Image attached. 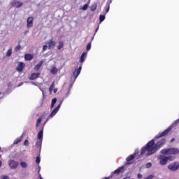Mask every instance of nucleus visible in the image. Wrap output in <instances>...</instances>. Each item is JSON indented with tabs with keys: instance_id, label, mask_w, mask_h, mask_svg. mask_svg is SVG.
I'll return each mask as SVG.
<instances>
[{
	"instance_id": "1",
	"label": "nucleus",
	"mask_w": 179,
	"mask_h": 179,
	"mask_svg": "<svg viewBox=\"0 0 179 179\" xmlns=\"http://www.w3.org/2000/svg\"><path fill=\"white\" fill-rule=\"evenodd\" d=\"M146 152H148V156L154 155V153L157 152V148L155 144V139L150 141L145 147L141 148V155H145Z\"/></svg>"
},
{
	"instance_id": "2",
	"label": "nucleus",
	"mask_w": 179,
	"mask_h": 179,
	"mask_svg": "<svg viewBox=\"0 0 179 179\" xmlns=\"http://www.w3.org/2000/svg\"><path fill=\"white\" fill-rule=\"evenodd\" d=\"M160 153L161 155H166L167 156L169 155H178L179 149L174 148H164L160 151Z\"/></svg>"
},
{
	"instance_id": "3",
	"label": "nucleus",
	"mask_w": 179,
	"mask_h": 179,
	"mask_svg": "<svg viewBox=\"0 0 179 179\" xmlns=\"http://www.w3.org/2000/svg\"><path fill=\"white\" fill-rule=\"evenodd\" d=\"M63 101H64L62 100L59 101L58 106L51 112L50 115L47 118L46 121H48L50 118H52V117H54L58 113V111H59V108H61V106H62Z\"/></svg>"
},
{
	"instance_id": "4",
	"label": "nucleus",
	"mask_w": 179,
	"mask_h": 179,
	"mask_svg": "<svg viewBox=\"0 0 179 179\" xmlns=\"http://www.w3.org/2000/svg\"><path fill=\"white\" fill-rule=\"evenodd\" d=\"M169 170L171 171H177L179 169V163L178 162H174L168 166Z\"/></svg>"
},
{
	"instance_id": "5",
	"label": "nucleus",
	"mask_w": 179,
	"mask_h": 179,
	"mask_svg": "<svg viewBox=\"0 0 179 179\" xmlns=\"http://www.w3.org/2000/svg\"><path fill=\"white\" fill-rule=\"evenodd\" d=\"M166 138H162L160 141H159L156 144H155V148H157V150H159L161 149V148H163L164 145L166 144Z\"/></svg>"
},
{
	"instance_id": "6",
	"label": "nucleus",
	"mask_w": 179,
	"mask_h": 179,
	"mask_svg": "<svg viewBox=\"0 0 179 179\" xmlns=\"http://www.w3.org/2000/svg\"><path fill=\"white\" fill-rule=\"evenodd\" d=\"M8 166L13 170H15V169H17V166H19V162L15 160L10 159L8 162Z\"/></svg>"
},
{
	"instance_id": "7",
	"label": "nucleus",
	"mask_w": 179,
	"mask_h": 179,
	"mask_svg": "<svg viewBox=\"0 0 179 179\" xmlns=\"http://www.w3.org/2000/svg\"><path fill=\"white\" fill-rule=\"evenodd\" d=\"M158 159L159 160V164H161V166H166V164H167V156L160 155Z\"/></svg>"
},
{
	"instance_id": "8",
	"label": "nucleus",
	"mask_w": 179,
	"mask_h": 179,
	"mask_svg": "<svg viewBox=\"0 0 179 179\" xmlns=\"http://www.w3.org/2000/svg\"><path fill=\"white\" fill-rule=\"evenodd\" d=\"M10 5H12L14 8H22V6H23V2H20L17 0H13Z\"/></svg>"
},
{
	"instance_id": "9",
	"label": "nucleus",
	"mask_w": 179,
	"mask_h": 179,
	"mask_svg": "<svg viewBox=\"0 0 179 179\" xmlns=\"http://www.w3.org/2000/svg\"><path fill=\"white\" fill-rule=\"evenodd\" d=\"M47 44H48V50H51L52 48H55V45L57 44V43L55 42V41H54L53 38H52L47 42Z\"/></svg>"
},
{
	"instance_id": "10",
	"label": "nucleus",
	"mask_w": 179,
	"mask_h": 179,
	"mask_svg": "<svg viewBox=\"0 0 179 179\" xmlns=\"http://www.w3.org/2000/svg\"><path fill=\"white\" fill-rule=\"evenodd\" d=\"M33 22H34V17H29L27 20V29H30L33 27Z\"/></svg>"
},
{
	"instance_id": "11",
	"label": "nucleus",
	"mask_w": 179,
	"mask_h": 179,
	"mask_svg": "<svg viewBox=\"0 0 179 179\" xmlns=\"http://www.w3.org/2000/svg\"><path fill=\"white\" fill-rule=\"evenodd\" d=\"M169 132H170V129H166L164 131L159 133L155 138L156 139H159V138H162V136H166Z\"/></svg>"
},
{
	"instance_id": "12",
	"label": "nucleus",
	"mask_w": 179,
	"mask_h": 179,
	"mask_svg": "<svg viewBox=\"0 0 179 179\" xmlns=\"http://www.w3.org/2000/svg\"><path fill=\"white\" fill-rule=\"evenodd\" d=\"M41 73H34L31 74L29 77V80H36V79H38L40 78Z\"/></svg>"
},
{
	"instance_id": "13",
	"label": "nucleus",
	"mask_w": 179,
	"mask_h": 179,
	"mask_svg": "<svg viewBox=\"0 0 179 179\" xmlns=\"http://www.w3.org/2000/svg\"><path fill=\"white\" fill-rule=\"evenodd\" d=\"M24 66H26V64H24V63L19 62L16 68V71H17V72H22V71L24 69Z\"/></svg>"
},
{
	"instance_id": "14",
	"label": "nucleus",
	"mask_w": 179,
	"mask_h": 179,
	"mask_svg": "<svg viewBox=\"0 0 179 179\" xmlns=\"http://www.w3.org/2000/svg\"><path fill=\"white\" fill-rule=\"evenodd\" d=\"M82 71V64L77 70H75V71L73 72V75L75 76L74 79L78 78V76H79V75H80V71Z\"/></svg>"
},
{
	"instance_id": "15",
	"label": "nucleus",
	"mask_w": 179,
	"mask_h": 179,
	"mask_svg": "<svg viewBox=\"0 0 179 179\" xmlns=\"http://www.w3.org/2000/svg\"><path fill=\"white\" fill-rule=\"evenodd\" d=\"M44 132V126H43L42 129L40 130V131L38 133V141H43V134Z\"/></svg>"
},
{
	"instance_id": "16",
	"label": "nucleus",
	"mask_w": 179,
	"mask_h": 179,
	"mask_svg": "<svg viewBox=\"0 0 179 179\" xmlns=\"http://www.w3.org/2000/svg\"><path fill=\"white\" fill-rule=\"evenodd\" d=\"M110 5H111V0L106 2V4L105 6V15H107V13H108V11L110 10Z\"/></svg>"
},
{
	"instance_id": "17",
	"label": "nucleus",
	"mask_w": 179,
	"mask_h": 179,
	"mask_svg": "<svg viewBox=\"0 0 179 179\" xmlns=\"http://www.w3.org/2000/svg\"><path fill=\"white\" fill-rule=\"evenodd\" d=\"M23 135H24V134H22V135L20 138H16L14 141L13 144L14 145H17V144L20 143V142H22V141H23Z\"/></svg>"
},
{
	"instance_id": "18",
	"label": "nucleus",
	"mask_w": 179,
	"mask_h": 179,
	"mask_svg": "<svg viewBox=\"0 0 179 179\" xmlns=\"http://www.w3.org/2000/svg\"><path fill=\"white\" fill-rule=\"evenodd\" d=\"M87 55V52H83L82 55H81V57H80V62L81 64H83L85 62V59H86V57Z\"/></svg>"
},
{
	"instance_id": "19",
	"label": "nucleus",
	"mask_w": 179,
	"mask_h": 179,
	"mask_svg": "<svg viewBox=\"0 0 179 179\" xmlns=\"http://www.w3.org/2000/svg\"><path fill=\"white\" fill-rule=\"evenodd\" d=\"M41 145H43V140H37V142L35 145L36 148L39 149V150H41Z\"/></svg>"
},
{
	"instance_id": "20",
	"label": "nucleus",
	"mask_w": 179,
	"mask_h": 179,
	"mask_svg": "<svg viewBox=\"0 0 179 179\" xmlns=\"http://www.w3.org/2000/svg\"><path fill=\"white\" fill-rule=\"evenodd\" d=\"M33 58H34V56L31 54H26L24 55V59L26 61H31Z\"/></svg>"
},
{
	"instance_id": "21",
	"label": "nucleus",
	"mask_w": 179,
	"mask_h": 179,
	"mask_svg": "<svg viewBox=\"0 0 179 179\" xmlns=\"http://www.w3.org/2000/svg\"><path fill=\"white\" fill-rule=\"evenodd\" d=\"M134 159H135V155H129V157H127L126 160L127 162V163L132 162V160H134ZM129 164H131V163H129Z\"/></svg>"
},
{
	"instance_id": "22",
	"label": "nucleus",
	"mask_w": 179,
	"mask_h": 179,
	"mask_svg": "<svg viewBox=\"0 0 179 179\" xmlns=\"http://www.w3.org/2000/svg\"><path fill=\"white\" fill-rule=\"evenodd\" d=\"M50 73H52V75H57V73H58V69H57V67H52L50 69Z\"/></svg>"
},
{
	"instance_id": "23",
	"label": "nucleus",
	"mask_w": 179,
	"mask_h": 179,
	"mask_svg": "<svg viewBox=\"0 0 179 179\" xmlns=\"http://www.w3.org/2000/svg\"><path fill=\"white\" fill-rule=\"evenodd\" d=\"M41 121H43V116H41L37 119L36 124V128H38V127H40V124H41Z\"/></svg>"
},
{
	"instance_id": "24",
	"label": "nucleus",
	"mask_w": 179,
	"mask_h": 179,
	"mask_svg": "<svg viewBox=\"0 0 179 179\" xmlns=\"http://www.w3.org/2000/svg\"><path fill=\"white\" fill-rule=\"evenodd\" d=\"M44 64V62L41 61L35 67H34V71H38L40 68H41V65Z\"/></svg>"
},
{
	"instance_id": "25",
	"label": "nucleus",
	"mask_w": 179,
	"mask_h": 179,
	"mask_svg": "<svg viewBox=\"0 0 179 179\" xmlns=\"http://www.w3.org/2000/svg\"><path fill=\"white\" fill-rule=\"evenodd\" d=\"M64 42L61 41L59 42V45H57V50H62V48H64Z\"/></svg>"
},
{
	"instance_id": "26",
	"label": "nucleus",
	"mask_w": 179,
	"mask_h": 179,
	"mask_svg": "<svg viewBox=\"0 0 179 179\" xmlns=\"http://www.w3.org/2000/svg\"><path fill=\"white\" fill-rule=\"evenodd\" d=\"M55 83H52V85H50V87H49V92L50 93H52V90H54V87H55Z\"/></svg>"
},
{
	"instance_id": "27",
	"label": "nucleus",
	"mask_w": 179,
	"mask_h": 179,
	"mask_svg": "<svg viewBox=\"0 0 179 179\" xmlns=\"http://www.w3.org/2000/svg\"><path fill=\"white\" fill-rule=\"evenodd\" d=\"M124 168L120 167L116 170L114 171L113 174H120L121 173V170H122Z\"/></svg>"
},
{
	"instance_id": "28",
	"label": "nucleus",
	"mask_w": 179,
	"mask_h": 179,
	"mask_svg": "<svg viewBox=\"0 0 179 179\" xmlns=\"http://www.w3.org/2000/svg\"><path fill=\"white\" fill-rule=\"evenodd\" d=\"M55 103H57V98H54L52 99L50 108H53L54 106H55Z\"/></svg>"
},
{
	"instance_id": "29",
	"label": "nucleus",
	"mask_w": 179,
	"mask_h": 179,
	"mask_svg": "<svg viewBox=\"0 0 179 179\" xmlns=\"http://www.w3.org/2000/svg\"><path fill=\"white\" fill-rule=\"evenodd\" d=\"M96 9H97V4H96V3L93 4V5L91 6V10H92V12H94V10H96Z\"/></svg>"
},
{
	"instance_id": "30",
	"label": "nucleus",
	"mask_w": 179,
	"mask_h": 179,
	"mask_svg": "<svg viewBox=\"0 0 179 179\" xmlns=\"http://www.w3.org/2000/svg\"><path fill=\"white\" fill-rule=\"evenodd\" d=\"M20 166L22 167V169H26L27 167V164L24 162H21Z\"/></svg>"
},
{
	"instance_id": "31",
	"label": "nucleus",
	"mask_w": 179,
	"mask_h": 179,
	"mask_svg": "<svg viewBox=\"0 0 179 179\" xmlns=\"http://www.w3.org/2000/svg\"><path fill=\"white\" fill-rule=\"evenodd\" d=\"M6 57H10L12 55V48H10L6 53Z\"/></svg>"
},
{
	"instance_id": "32",
	"label": "nucleus",
	"mask_w": 179,
	"mask_h": 179,
	"mask_svg": "<svg viewBox=\"0 0 179 179\" xmlns=\"http://www.w3.org/2000/svg\"><path fill=\"white\" fill-rule=\"evenodd\" d=\"M106 19V15H101L99 16V22H104V20Z\"/></svg>"
},
{
	"instance_id": "33",
	"label": "nucleus",
	"mask_w": 179,
	"mask_h": 179,
	"mask_svg": "<svg viewBox=\"0 0 179 179\" xmlns=\"http://www.w3.org/2000/svg\"><path fill=\"white\" fill-rule=\"evenodd\" d=\"M92 48V43H89L87 45V47H86V50L87 51H90V49Z\"/></svg>"
},
{
	"instance_id": "34",
	"label": "nucleus",
	"mask_w": 179,
	"mask_h": 179,
	"mask_svg": "<svg viewBox=\"0 0 179 179\" xmlns=\"http://www.w3.org/2000/svg\"><path fill=\"white\" fill-rule=\"evenodd\" d=\"M21 48H22V46L20 45H18L17 47L15 48V51L17 52V51H20Z\"/></svg>"
},
{
	"instance_id": "35",
	"label": "nucleus",
	"mask_w": 179,
	"mask_h": 179,
	"mask_svg": "<svg viewBox=\"0 0 179 179\" xmlns=\"http://www.w3.org/2000/svg\"><path fill=\"white\" fill-rule=\"evenodd\" d=\"M40 162H41L40 157H36V164H40Z\"/></svg>"
},
{
	"instance_id": "36",
	"label": "nucleus",
	"mask_w": 179,
	"mask_h": 179,
	"mask_svg": "<svg viewBox=\"0 0 179 179\" xmlns=\"http://www.w3.org/2000/svg\"><path fill=\"white\" fill-rule=\"evenodd\" d=\"M167 158V162H172V160H174V157H171V156H169V157H166Z\"/></svg>"
},
{
	"instance_id": "37",
	"label": "nucleus",
	"mask_w": 179,
	"mask_h": 179,
	"mask_svg": "<svg viewBox=\"0 0 179 179\" xmlns=\"http://www.w3.org/2000/svg\"><path fill=\"white\" fill-rule=\"evenodd\" d=\"M40 170H41V168L40 166H38V178L43 179V178H41V174H40Z\"/></svg>"
},
{
	"instance_id": "38",
	"label": "nucleus",
	"mask_w": 179,
	"mask_h": 179,
	"mask_svg": "<svg viewBox=\"0 0 179 179\" xmlns=\"http://www.w3.org/2000/svg\"><path fill=\"white\" fill-rule=\"evenodd\" d=\"M87 8H89V5L85 4V5L83 6V10H87Z\"/></svg>"
},
{
	"instance_id": "39",
	"label": "nucleus",
	"mask_w": 179,
	"mask_h": 179,
	"mask_svg": "<svg viewBox=\"0 0 179 179\" xmlns=\"http://www.w3.org/2000/svg\"><path fill=\"white\" fill-rule=\"evenodd\" d=\"M47 48H48V45H44L43 46V52L47 51Z\"/></svg>"
},
{
	"instance_id": "40",
	"label": "nucleus",
	"mask_w": 179,
	"mask_h": 179,
	"mask_svg": "<svg viewBox=\"0 0 179 179\" xmlns=\"http://www.w3.org/2000/svg\"><path fill=\"white\" fill-rule=\"evenodd\" d=\"M29 140H25L24 141V146H29Z\"/></svg>"
},
{
	"instance_id": "41",
	"label": "nucleus",
	"mask_w": 179,
	"mask_h": 179,
	"mask_svg": "<svg viewBox=\"0 0 179 179\" xmlns=\"http://www.w3.org/2000/svg\"><path fill=\"white\" fill-rule=\"evenodd\" d=\"M150 167H152V163L148 162V163L146 164V168H147V169H150Z\"/></svg>"
},
{
	"instance_id": "42",
	"label": "nucleus",
	"mask_w": 179,
	"mask_h": 179,
	"mask_svg": "<svg viewBox=\"0 0 179 179\" xmlns=\"http://www.w3.org/2000/svg\"><path fill=\"white\" fill-rule=\"evenodd\" d=\"M142 177H143L142 174L138 173L137 178L141 179V178H142Z\"/></svg>"
},
{
	"instance_id": "43",
	"label": "nucleus",
	"mask_w": 179,
	"mask_h": 179,
	"mask_svg": "<svg viewBox=\"0 0 179 179\" xmlns=\"http://www.w3.org/2000/svg\"><path fill=\"white\" fill-rule=\"evenodd\" d=\"M2 179H9V177H8L6 176H3Z\"/></svg>"
},
{
	"instance_id": "44",
	"label": "nucleus",
	"mask_w": 179,
	"mask_h": 179,
	"mask_svg": "<svg viewBox=\"0 0 179 179\" xmlns=\"http://www.w3.org/2000/svg\"><path fill=\"white\" fill-rule=\"evenodd\" d=\"M57 92H58V89L55 88V89L54 90V93H57Z\"/></svg>"
},
{
	"instance_id": "45",
	"label": "nucleus",
	"mask_w": 179,
	"mask_h": 179,
	"mask_svg": "<svg viewBox=\"0 0 179 179\" xmlns=\"http://www.w3.org/2000/svg\"><path fill=\"white\" fill-rule=\"evenodd\" d=\"M174 141H176V138H171V143H173Z\"/></svg>"
},
{
	"instance_id": "46",
	"label": "nucleus",
	"mask_w": 179,
	"mask_h": 179,
	"mask_svg": "<svg viewBox=\"0 0 179 179\" xmlns=\"http://www.w3.org/2000/svg\"><path fill=\"white\" fill-rule=\"evenodd\" d=\"M69 92L71 91V89H72V85H70V87H69Z\"/></svg>"
},
{
	"instance_id": "47",
	"label": "nucleus",
	"mask_w": 179,
	"mask_h": 179,
	"mask_svg": "<svg viewBox=\"0 0 179 179\" xmlns=\"http://www.w3.org/2000/svg\"><path fill=\"white\" fill-rule=\"evenodd\" d=\"M2 166V162L0 161V167Z\"/></svg>"
},
{
	"instance_id": "48",
	"label": "nucleus",
	"mask_w": 179,
	"mask_h": 179,
	"mask_svg": "<svg viewBox=\"0 0 179 179\" xmlns=\"http://www.w3.org/2000/svg\"><path fill=\"white\" fill-rule=\"evenodd\" d=\"M97 30H99V27H98V28H96V31H97Z\"/></svg>"
},
{
	"instance_id": "49",
	"label": "nucleus",
	"mask_w": 179,
	"mask_h": 179,
	"mask_svg": "<svg viewBox=\"0 0 179 179\" xmlns=\"http://www.w3.org/2000/svg\"><path fill=\"white\" fill-rule=\"evenodd\" d=\"M1 94H2V93L0 92V96H1Z\"/></svg>"
},
{
	"instance_id": "50",
	"label": "nucleus",
	"mask_w": 179,
	"mask_h": 179,
	"mask_svg": "<svg viewBox=\"0 0 179 179\" xmlns=\"http://www.w3.org/2000/svg\"><path fill=\"white\" fill-rule=\"evenodd\" d=\"M68 94H69V91Z\"/></svg>"
},
{
	"instance_id": "51",
	"label": "nucleus",
	"mask_w": 179,
	"mask_h": 179,
	"mask_svg": "<svg viewBox=\"0 0 179 179\" xmlns=\"http://www.w3.org/2000/svg\"><path fill=\"white\" fill-rule=\"evenodd\" d=\"M0 151H1V147H0Z\"/></svg>"
}]
</instances>
